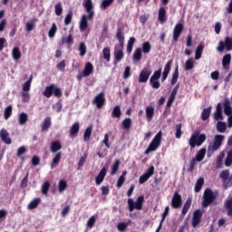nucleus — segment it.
<instances>
[{
    "label": "nucleus",
    "instance_id": "nucleus-8",
    "mask_svg": "<svg viewBox=\"0 0 232 232\" xmlns=\"http://www.w3.org/2000/svg\"><path fill=\"white\" fill-rule=\"evenodd\" d=\"M43 95L47 99H50L52 95H54V97H57L59 99L63 97V91H61V88L56 87L55 84H51L45 87V90L43 92Z\"/></svg>",
    "mask_w": 232,
    "mask_h": 232
},
{
    "label": "nucleus",
    "instance_id": "nucleus-40",
    "mask_svg": "<svg viewBox=\"0 0 232 232\" xmlns=\"http://www.w3.org/2000/svg\"><path fill=\"white\" fill-rule=\"evenodd\" d=\"M202 52H204V45L199 44L195 52V59L196 61H198L202 57Z\"/></svg>",
    "mask_w": 232,
    "mask_h": 232
},
{
    "label": "nucleus",
    "instance_id": "nucleus-35",
    "mask_svg": "<svg viewBox=\"0 0 232 232\" xmlns=\"http://www.w3.org/2000/svg\"><path fill=\"white\" fill-rule=\"evenodd\" d=\"M204 157H206V148H202L199 150V151L196 154L195 160H198V162H202L204 160Z\"/></svg>",
    "mask_w": 232,
    "mask_h": 232
},
{
    "label": "nucleus",
    "instance_id": "nucleus-18",
    "mask_svg": "<svg viewBox=\"0 0 232 232\" xmlns=\"http://www.w3.org/2000/svg\"><path fill=\"white\" fill-rule=\"evenodd\" d=\"M173 64V60H169L164 67L162 77H161V82H164L166 79H168V76L169 75V72H171V65Z\"/></svg>",
    "mask_w": 232,
    "mask_h": 232
},
{
    "label": "nucleus",
    "instance_id": "nucleus-41",
    "mask_svg": "<svg viewBox=\"0 0 232 232\" xmlns=\"http://www.w3.org/2000/svg\"><path fill=\"white\" fill-rule=\"evenodd\" d=\"M121 166V160H115L114 163L112 164L111 167V175H116L117 171H119V167Z\"/></svg>",
    "mask_w": 232,
    "mask_h": 232
},
{
    "label": "nucleus",
    "instance_id": "nucleus-59",
    "mask_svg": "<svg viewBox=\"0 0 232 232\" xmlns=\"http://www.w3.org/2000/svg\"><path fill=\"white\" fill-rule=\"evenodd\" d=\"M128 226H130V223L121 222L117 225L118 231L124 232L128 228Z\"/></svg>",
    "mask_w": 232,
    "mask_h": 232
},
{
    "label": "nucleus",
    "instance_id": "nucleus-2",
    "mask_svg": "<svg viewBox=\"0 0 232 232\" xmlns=\"http://www.w3.org/2000/svg\"><path fill=\"white\" fill-rule=\"evenodd\" d=\"M116 38L118 39L119 45H115L114 49V64L121 63L124 59V34L122 29L118 28L116 32Z\"/></svg>",
    "mask_w": 232,
    "mask_h": 232
},
{
    "label": "nucleus",
    "instance_id": "nucleus-63",
    "mask_svg": "<svg viewBox=\"0 0 232 232\" xmlns=\"http://www.w3.org/2000/svg\"><path fill=\"white\" fill-rule=\"evenodd\" d=\"M54 12L57 15H62L63 14V4L58 3L54 6Z\"/></svg>",
    "mask_w": 232,
    "mask_h": 232
},
{
    "label": "nucleus",
    "instance_id": "nucleus-47",
    "mask_svg": "<svg viewBox=\"0 0 232 232\" xmlns=\"http://www.w3.org/2000/svg\"><path fill=\"white\" fill-rule=\"evenodd\" d=\"M12 57L14 61H19V58L21 57V51L19 50V47H14L12 50Z\"/></svg>",
    "mask_w": 232,
    "mask_h": 232
},
{
    "label": "nucleus",
    "instance_id": "nucleus-52",
    "mask_svg": "<svg viewBox=\"0 0 232 232\" xmlns=\"http://www.w3.org/2000/svg\"><path fill=\"white\" fill-rule=\"evenodd\" d=\"M175 137L176 139H180V137H182V123L177 124L175 126Z\"/></svg>",
    "mask_w": 232,
    "mask_h": 232
},
{
    "label": "nucleus",
    "instance_id": "nucleus-42",
    "mask_svg": "<svg viewBox=\"0 0 232 232\" xmlns=\"http://www.w3.org/2000/svg\"><path fill=\"white\" fill-rule=\"evenodd\" d=\"M225 208L227 209V217H232V198L227 199L225 202Z\"/></svg>",
    "mask_w": 232,
    "mask_h": 232
},
{
    "label": "nucleus",
    "instance_id": "nucleus-61",
    "mask_svg": "<svg viewBox=\"0 0 232 232\" xmlns=\"http://www.w3.org/2000/svg\"><path fill=\"white\" fill-rule=\"evenodd\" d=\"M230 63H231V54H226L223 57L222 65L224 66V68H226V66H227V64H230Z\"/></svg>",
    "mask_w": 232,
    "mask_h": 232
},
{
    "label": "nucleus",
    "instance_id": "nucleus-5",
    "mask_svg": "<svg viewBox=\"0 0 232 232\" xmlns=\"http://www.w3.org/2000/svg\"><path fill=\"white\" fill-rule=\"evenodd\" d=\"M161 142H162V130H160L152 139L149 147L145 150L144 155H149V153H151V151H157Z\"/></svg>",
    "mask_w": 232,
    "mask_h": 232
},
{
    "label": "nucleus",
    "instance_id": "nucleus-45",
    "mask_svg": "<svg viewBox=\"0 0 232 232\" xmlns=\"http://www.w3.org/2000/svg\"><path fill=\"white\" fill-rule=\"evenodd\" d=\"M12 111H13V108L12 105H8L5 111H4V118L5 121H8V119L10 117H12Z\"/></svg>",
    "mask_w": 232,
    "mask_h": 232
},
{
    "label": "nucleus",
    "instance_id": "nucleus-21",
    "mask_svg": "<svg viewBox=\"0 0 232 232\" xmlns=\"http://www.w3.org/2000/svg\"><path fill=\"white\" fill-rule=\"evenodd\" d=\"M158 19L160 23L164 24L168 21L166 8L160 7L158 12Z\"/></svg>",
    "mask_w": 232,
    "mask_h": 232
},
{
    "label": "nucleus",
    "instance_id": "nucleus-37",
    "mask_svg": "<svg viewBox=\"0 0 232 232\" xmlns=\"http://www.w3.org/2000/svg\"><path fill=\"white\" fill-rule=\"evenodd\" d=\"M137 41V39H135V37H130L128 41L127 44V53H131V52H133V45L135 44V42Z\"/></svg>",
    "mask_w": 232,
    "mask_h": 232
},
{
    "label": "nucleus",
    "instance_id": "nucleus-44",
    "mask_svg": "<svg viewBox=\"0 0 232 232\" xmlns=\"http://www.w3.org/2000/svg\"><path fill=\"white\" fill-rule=\"evenodd\" d=\"M226 130H227L226 122L218 121L217 124V131H218V133H224Z\"/></svg>",
    "mask_w": 232,
    "mask_h": 232
},
{
    "label": "nucleus",
    "instance_id": "nucleus-50",
    "mask_svg": "<svg viewBox=\"0 0 232 232\" xmlns=\"http://www.w3.org/2000/svg\"><path fill=\"white\" fill-rule=\"evenodd\" d=\"M141 51L143 53H150L151 52V44L150 42H145L142 44Z\"/></svg>",
    "mask_w": 232,
    "mask_h": 232
},
{
    "label": "nucleus",
    "instance_id": "nucleus-55",
    "mask_svg": "<svg viewBox=\"0 0 232 232\" xmlns=\"http://www.w3.org/2000/svg\"><path fill=\"white\" fill-rule=\"evenodd\" d=\"M79 52L81 57H84L86 55L87 48L86 44L83 42L80 43Z\"/></svg>",
    "mask_w": 232,
    "mask_h": 232
},
{
    "label": "nucleus",
    "instance_id": "nucleus-15",
    "mask_svg": "<svg viewBox=\"0 0 232 232\" xmlns=\"http://www.w3.org/2000/svg\"><path fill=\"white\" fill-rule=\"evenodd\" d=\"M93 104H96V107L101 110L106 102V98L104 97V92H100L97 94L93 100Z\"/></svg>",
    "mask_w": 232,
    "mask_h": 232
},
{
    "label": "nucleus",
    "instance_id": "nucleus-51",
    "mask_svg": "<svg viewBox=\"0 0 232 232\" xmlns=\"http://www.w3.org/2000/svg\"><path fill=\"white\" fill-rule=\"evenodd\" d=\"M93 130V126H89L84 133H83V140H89L90 137H92V131Z\"/></svg>",
    "mask_w": 232,
    "mask_h": 232
},
{
    "label": "nucleus",
    "instance_id": "nucleus-20",
    "mask_svg": "<svg viewBox=\"0 0 232 232\" xmlns=\"http://www.w3.org/2000/svg\"><path fill=\"white\" fill-rule=\"evenodd\" d=\"M0 139L5 142V144H12V139H10V133L6 129H2L0 130Z\"/></svg>",
    "mask_w": 232,
    "mask_h": 232
},
{
    "label": "nucleus",
    "instance_id": "nucleus-28",
    "mask_svg": "<svg viewBox=\"0 0 232 232\" xmlns=\"http://www.w3.org/2000/svg\"><path fill=\"white\" fill-rule=\"evenodd\" d=\"M122 115V111H121V106L116 105L112 109L111 117L112 119H120V117Z\"/></svg>",
    "mask_w": 232,
    "mask_h": 232
},
{
    "label": "nucleus",
    "instance_id": "nucleus-49",
    "mask_svg": "<svg viewBox=\"0 0 232 232\" xmlns=\"http://www.w3.org/2000/svg\"><path fill=\"white\" fill-rule=\"evenodd\" d=\"M142 59V49L137 48L133 53V61H140Z\"/></svg>",
    "mask_w": 232,
    "mask_h": 232
},
{
    "label": "nucleus",
    "instance_id": "nucleus-56",
    "mask_svg": "<svg viewBox=\"0 0 232 232\" xmlns=\"http://www.w3.org/2000/svg\"><path fill=\"white\" fill-rule=\"evenodd\" d=\"M232 165V150H230L227 154V158L225 160V166L228 167Z\"/></svg>",
    "mask_w": 232,
    "mask_h": 232
},
{
    "label": "nucleus",
    "instance_id": "nucleus-23",
    "mask_svg": "<svg viewBox=\"0 0 232 232\" xmlns=\"http://www.w3.org/2000/svg\"><path fill=\"white\" fill-rule=\"evenodd\" d=\"M214 119L216 121H222L224 116L222 115V104L218 103L216 112L214 113Z\"/></svg>",
    "mask_w": 232,
    "mask_h": 232
},
{
    "label": "nucleus",
    "instance_id": "nucleus-24",
    "mask_svg": "<svg viewBox=\"0 0 232 232\" xmlns=\"http://www.w3.org/2000/svg\"><path fill=\"white\" fill-rule=\"evenodd\" d=\"M61 157H63V152H57L51 162V168H57L59 166V162H61Z\"/></svg>",
    "mask_w": 232,
    "mask_h": 232
},
{
    "label": "nucleus",
    "instance_id": "nucleus-29",
    "mask_svg": "<svg viewBox=\"0 0 232 232\" xmlns=\"http://www.w3.org/2000/svg\"><path fill=\"white\" fill-rule=\"evenodd\" d=\"M210 116H211V107L203 109L201 112L202 121H208V119H209Z\"/></svg>",
    "mask_w": 232,
    "mask_h": 232
},
{
    "label": "nucleus",
    "instance_id": "nucleus-43",
    "mask_svg": "<svg viewBox=\"0 0 232 232\" xmlns=\"http://www.w3.org/2000/svg\"><path fill=\"white\" fill-rule=\"evenodd\" d=\"M80 130V125L79 122H75L74 124L72 125L71 130H70V135L73 137V135H77L79 133Z\"/></svg>",
    "mask_w": 232,
    "mask_h": 232
},
{
    "label": "nucleus",
    "instance_id": "nucleus-16",
    "mask_svg": "<svg viewBox=\"0 0 232 232\" xmlns=\"http://www.w3.org/2000/svg\"><path fill=\"white\" fill-rule=\"evenodd\" d=\"M150 75H151V70L148 67L143 68L140 72L139 82H148Z\"/></svg>",
    "mask_w": 232,
    "mask_h": 232
},
{
    "label": "nucleus",
    "instance_id": "nucleus-4",
    "mask_svg": "<svg viewBox=\"0 0 232 232\" xmlns=\"http://www.w3.org/2000/svg\"><path fill=\"white\" fill-rule=\"evenodd\" d=\"M206 134L200 132H195L192 134L188 140V144L191 150H195V148L200 147L203 143L206 142Z\"/></svg>",
    "mask_w": 232,
    "mask_h": 232
},
{
    "label": "nucleus",
    "instance_id": "nucleus-60",
    "mask_svg": "<svg viewBox=\"0 0 232 232\" xmlns=\"http://www.w3.org/2000/svg\"><path fill=\"white\" fill-rule=\"evenodd\" d=\"M97 221V218L95 216H92L87 221V227L92 229L93 226H95V222Z\"/></svg>",
    "mask_w": 232,
    "mask_h": 232
},
{
    "label": "nucleus",
    "instance_id": "nucleus-34",
    "mask_svg": "<svg viewBox=\"0 0 232 232\" xmlns=\"http://www.w3.org/2000/svg\"><path fill=\"white\" fill-rule=\"evenodd\" d=\"M168 215H169V207L165 208L164 212L162 214L161 221H160V226L157 228L156 232L160 231V229L162 227V222H164V220H166V217H168Z\"/></svg>",
    "mask_w": 232,
    "mask_h": 232
},
{
    "label": "nucleus",
    "instance_id": "nucleus-36",
    "mask_svg": "<svg viewBox=\"0 0 232 232\" xmlns=\"http://www.w3.org/2000/svg\"><path fill=\"white\" fill-rule=\"evenodd\" d=\"M102 54H103V59L107 62L110 63L111 59V53L110 50V47H105L102 50Z\"/></svg>",
    "mask_w": 232,
    "mask_h": 232
},
{
    "label": "nucleus",
    "instance_id": "nucleus-30",
    "mask_svg": "<svg viewBox=\"0 0 232 232\" xmlns=\"http://www.w3.org/2000/svg\"><path fill=\"white\" fill-rule=\"evenodd\" d=\"M39 204H41L40 198H35L28 204L27 208L30 210L35 209L39 206Z\"/></svg>",
    "mask_w": 232,
    "mask_h": 232
},
{
    "label": "nucleus",
    "instance_id": "nucleus-17",
    "mask_svg": "<svg viewBox=\"0 0 232 232\" xmlns=\"http://www.w3.org/2000/svg\"><path fill=\"white\" fill-rule=\"evenodd\" d=\"M106 173H107L106 167H103L95 178L96 186H101L102 182H104V179H106Z\"/></svg>",
    "mask_w": 232,
    "mask_h": 232
},
{
    "label": "nucleus",
    "instance_id": "nucleus-26",
    "mask_svg": "<svg viewBox=\"0 0 232 232\" xmlns=\"http://www.w3.org/2000/svg\"><path fill=\"white\" fill-rule=\"evenodd\" d=\"M63 149V145H61V141L55 140L51 143V151L52 153H57L59 150Z\"/></svg>",
    "mask_w": 232,
    "mask_h": 232
},
{
    "label": "nucleus",
    "instance_id": "nucleus-39",
    "mask_svg": "<svg viewBox=\"0 0 232 232\" xmlns=\"http://www.w3.org/2000/svg\"><path fill=\"white\" fill-rule=\"evenodd\" d=\"M202 186H204V178H199L196 182L194 191L198 193L202 189Z\"/></svg>",
    "mask_w": 232,
    "mask_h": 232
},
{
    "label": "nucleus",
    "instance_id": "nucleus-3",
    "mask_svg": "<svg viewBox=\"0 0 232 232\" xmlns=\"http://www.w3.org/2000/svg\"><path fill=\"white\" fill-rule=\"evenodd\" d=\"M216 198H218V192H213L210 188H207L203 194L202 208H208L215 202Z\"/></svg>",
    "mask_w": 232,
    "mask_h": 232
},
{
    "label": "nucleus",
    "instance_id": "nucleus-25",
    "mask_svg": "<svg viewBox=\"0 0 232 232\" xmlns=\"http://www.w3.org/2000/svg\"><path fill=\"white\" fill-rule=\"evenodd\" d=\"M224 113L228 116L232 113L231 102L227 99L224 100Z\"/></svg>",
    "mask_w": 232,
    "mask_h": 232
},
{
    "label": "nucleus",
    "instance_id": "nucleus-57",
    "mask_svg": "<svg viewBox=\"0 0 232 232\" xmlns=\"http://www.w3.org/2000/svg\"><path fill=\"white\" fill-rule=\"evenodd\" d=\"M55 34H57V24H53L51 29L49 30L48 36L52 39L55 37Z\"/></svg>",
    "mask_w": 232,
    "mask_h": 232
},
{
    "label": "nucleus",
    "instance_id": "nucleus-62",
    "mask_svg": "<svg viewBox=\"0 0 232 232\" xmlns=\"http://www.w3.org/2000/svg\"><path fill=\"white\" fill-rule=\"evenodd\" d=\"M195 68V63H193V59H188L185 63V70H193Z\"/></svg>",
    "mask_w": 232,
    "mask_h": 232
},
{
    "label": "nucleus",
    "instance_id": "nucleus-32",
    "mask_svg": "<svg viewBox=\"0 0 232 232\" xmlns=\"http://www.w3.org/2000/svg\"><path fill=\"white\" fill-rule=\"evenodd\" d=\"M51 127H52V119L50 117H47L44 119V123L42 125V131H46Z\"/></svg>",
    "mask_w": 232,
    "mask_h": 232
},
{
    "label": "nucleus",
    "instance_id": "nucleus-22",
    "mask_svg": "<svg viewBox=\"0 0 232 232\" xmlns=\"http://www.w3.org/2000/svg\"><path fill=\"white\" fill-rule=\"evenodd\" d=\"M82 72L84 77H90L91 73H93V64L90 62L86 63Z\"/></svg>",
    "mask_w": 232,
    "mask_h": 232
},
{
    "label": "nucleus",
    "instance_id": "nucleus-12",
    "mask_svg": "<svg viewBox=\"0 0 232 232\" xmlns=\"http://www.w3.org/2000/svg\"><path fill=\"white\" fill-rule=\"evenodd\" d=\"M182 206V196L179 192H174L171 199V208L179 209Z\"/></svg>",
    "mask_w": 232,
    "mask_h": 232
},
{
    "label": "nucleus",
    "instance_id": "nucleus-33",
    "mask_svg": "<svg viewBox=\"0 0 232 232\" xmlns=\"http://www.w3.org/2000/svg\"><path fill=\"white\" fill-rule=\"evenodd\" d=\"M113 1L115 0H102L100 8L102 10H107L108 8H110V6H111V5H113Z\"/></svg>",
    "mask_w": 232,
    "mask_h": 232
},
{
    "label": "nucleus",
    "instance_id": "nucleus-27",
    "mask_svg": "<svg viewBox=\"0 0 232 232\" xmlns=\"http://www.w3.org/2000/svg\"><path fill=\"white\" fill-rule=\"evenodd\" d=\"M191 202L192 199L191 198H187L186 202L184 203L182 211H181V215H187L188 212L189 211V208H191Z\"/></svg>",
    "mask_w": 232,
    "mask_h": 232
},
{
    "label": "nucleus",
    "instance_id": "nucleus-6",
    "mask_svg": "<svg viewBox=\"0 0 232 232\" xmlns=\"http://www.w3.org/2000/svg\"><path fill=\"white\" fill-rule=\"evenodd\" d=\"M127 204H128L130 213H133L135 209H137V211H140L144 204V196H139L137 198L136 202L133 201V198H130L127 200Z\"/></svg>",
    "mask_w": 232,
    "mask_h": 232
},
{
    "label": "nucleus",
    "instance_id": "nucleus-1",
    "mask_svg": "<svg viewBox=\"0 0 232 232\" xmlns=\"http://www.w3.org/2000/svg\"><path fill=\"white\" fill-rule=\"evenodd\" d=\"M83 8H85L88 15H82L80 21V32H86V30H88V21H92L95 15V11H93V2H92V0H85Z\"/></svg>",
    "mask_w": 232,
    "mask_h": 232
},
{
    "label": "nucleus",
    "instance_id": "nucleus-13",
    "mask_svg": "<svg viewBox=\"0 0 232 232\" xmlns=\"http://www.w3.org/2000/svg\"><path fill=\"white\" fill-rule=\"evenodd\" d=\"M155 173V167L150 166L147 171L140 177L139 183L144 184Z\"/></svg>",
    "mask_w": 232,
    "mask_h": 232
},
{
    "label": "nucleus",
    "instance_id": "nucleus-38",
    "mask_svg": "<svg viewBox=\"0 0 232 232\" xmlns=\"http://www.w3.org/2000/svg\"><path fill=\"white\" fill-rule=\"evenodd\" d=\"M178 81H179V65L176 66L175 71L172 74V78L170 81L171 85L175 86V84H177Z\"/></svg>",
    "mask_w": 232,
    "mask_h": 232
},
{
    "label": "nucleus",
    "instance_id": "nucleus-11",
    "mask_svg": "<svg viewBox=\"0 0 232 232\" xmlns=\"http://www.w3.org/2000/svg\"><path fill=\"white\" fill-rule=\"evenodd\" d=\"M184 32V24H177L173 29L172 41L173 43L179 42L180 35Z\"/></svg>",
    "mask_w": 232,
    "mask_h": 232
},
{
    "label": "nucleus",
    "instance_id": "nucleus-46",
    "mask_svg": "<svg viewBox=\"0 0 232 232\" xmlns=\"http://www.w3.org/2000/svg\"><path fill=\"white\" fill-rule=\"evenodd\" d=\"M32 81H34V76L31 75L29 77V81L25 82L23 85V92H28V91L30 90L31 86H32Z\"/></svg>",
    "mask_w": 232,
    "mask_h": 232
},
{
    "label": "nucleus",
    "instance_id": "nucleus-7",
    "mask_svg": "<svg viewBox=\"0 0 232 232\" xmlns=\"http://www.w3.org/2000/svg\"><path fill=\"white\" fill-rule=\"evenodd\" d=\"M224 139H225L224 135H221V134H217L214 137L213 143L209 144L208 148V157H211L214 151H217L220 148V146H222V142L224 141Z\"/></svg>",
    "mask_w": 232,
    "mask_h": 232
},
{
    "label": "nucleus",
    "instance_id": "nucleus-14",
    "mask_svg": "<svg viewBox=\"0 0 232 232\" xmlns=\"http://www.w3.org/2000/svg\"><path fill=\"white\" fill-rule=\"evenodd\" d=\"M202 215H204V212H202V210L200 209H197L194 211L192 216V227H197V226L200 224Z\"/></svg>",
    "mask_w": 232,
    "mask_h": 232
},
{
    "label": "nucleus",
    "instance_id": "nucleus-64",
    "mask_svg": "<svg viewBox=\"0 0 232 232\" xmlns=\"http://www.w3.org/2000/svg\"><path fill=\"white\" fill-rule=\"evenodd\" d=\"M220 179L223 180H227L229 179V170L226 169L220 172L219 174Z\"/></svg>",
    "mask_w": 232,
    "mask_h": 232
},
{
    "label": "nucleus",
    "instance_id": "nucleus-58",
    "mask_svg": "<svg viewBox=\"0 0 232 232\" xmlns=\"http://www.w3.org/2000/svg\"><path fill=\"white\" fill-rule=\"evenodd\" d=\"M62 43H63V44H73V34H69L67 38L63 37L62 39Z\"/></svg>",
    "mask_w": 232,
    "mask_h": 232
},
{
    "label": "nucleus",
    "instance_id": "nucleus-31",
    "mask_svg": "<svg viewBox=\"0 0 232 232\" xmlns=\"http://www.w3.org/2000/svg\"><path fill=\"white\" fill-rule=\"evenodd\" d=\"M18 122L20 126H24V124L28 122V114L25 112H22L18 117Z\"/></svg>",
    "mask_w": 232,
    "mask_h": 232
},
{
    "label": "nucleus",
    "instance_id": "nucleus-53",
    "mask_svg": "<svg viewBox=\"0 0 232 232\" xmlns=\"http://www.w3.org/2000/svg\"><path fill=\"white\" fill-rule=\"evenodd\" d=\"M67 188H68V183H66V180L61 179L58 185L59 192L63 193V191H64Z\"/></svg>",
    "mask_w": 232,
    "mask_h": 232
},
{
    "label": "nucleus",
    "instance_id": "nucleus-19",
    "mask_svg": "<svg viewBox=\"0 0 232 232\" xmlns=\"http://www.w3.org/2000/svg\"><path fill=\"white\" fill-rule=\"evenodd\" d=\"M145 115H146V120L148 122H151L153 121V117H155V107L153 106H147L145 108Z\"/></svg>",
    "mask_w": 232,
    "mask_h": 232
},
{
    "label": "nucleus",
    "instance_id": "nucleus-48",
    "mask_svg": "<svg viewBox=\"0 0 232 232\" xmlns=\"http://www.w3.org/2000/svg\"><path fill=\"white\" fill-rule=\"evenodd\" d=\"M48 191H50V181H44L42 185V193L48 197Z\"/></svg>",
    "mask_w": 232,
    "mask_h": 232
},
{
    "label": "nucleus",
    "instance_id": "nucleus-54",
    "mask_svg": "<svg viewBox=\"0 0 232 232\" xmlns=\"http://www.w3.org/2000/svg\"><path fill=\"white\" fill-rule=\"evenodd\" d=\"M122 128L123 130H130L131 128V119L126 118L122 121Z\"/></svg>",
    "mask_w": 232,
    "mask_h": 232
},
{
    "label": "nucleus",
    "instance_id": "nucleus-9",
    "mask_svg": "<svg viewBox=\"0 0 232 232\" xmlns=\"http://www.w3.org/2000/svg\"><path fill=\"white\" fill-rule=\"evenodd\" d=\"M160 75H162V68L155 71L150 79V84L154 90H159V88H160V82H159Z\"/></svg>",
    "mask_w": 232,
    "mask_h": 232
},
{
    "label": "nucleus",
    "instance_id": "nucleus-10",
    "mask_svg": "<svg viewBox=\"0 0 232 232\" xmlns=\"http://www.w3.org/2000/svg\"><path fill=\"white\" fill-rule=\"evenodd\" d=\"M227 50V52H231L232 50V38L229 36H227L225 38V42L220 41L218 44V46L217 47L218 52H224V50Z\"/></svg>",
    "mask_w": 232,
    "mask_h": 232
}]
</instances>
